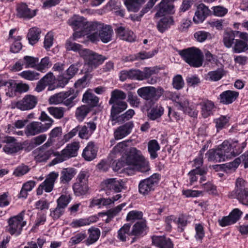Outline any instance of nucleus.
Masks as SVG:
<instances>
[{"mask_svg": "<svg viewBox=\"0 0 248 248\" xmlns=\"http://www.w3.org/2000/svg\"><path fill=\"white\" fill-rule=\"evenodd\" d=\"M47 110L55 118L61 119L63 117L66 109L63 107H51L47 108Z\"/></svg>", "mask_w": 248, "mask_h": 248, "instance_id": "47", "label": "nucleus"}, {"mask_svg": "<svg viewBox=\"0 0 248 248\" xmlns=\"http://www.w3.org/2000/svg\"><path fill=\"white\" fill-rule=\"evenodd\" d=\"M86 19L83 17L78 16L72 18L69 20V24L74 30H80L82 31L86 27Z\"/></svg>", "mask_w": 248, "mask_h": 248, "instance_id": "36", "label": "nucleus"}, {"mask_svg": "<svg viewBox=\"0 0 248 248\" xmlns=\"http://www.w3.org/2000/svg\"><path fill=\"white\" fill-rule=\"evenodd\" d=\"M76 174L75 170L72 168L63 169L61 173L60 178L61 183L68 184Z\"/></svg>", "mask_w": 248, "mask_h": 248, "instance_id": "30", "label": "nucleus"}, {"mask_svg": "<svg viewBox=\"0 0 248 248\" xmlns=\"http://www.w3.org/2000/svg\"><path fill=\"white\" fill-rule=\"evenodd\" d=\"M160 180V175L155 173L149 177L141 180L138 186L139 193L144 196L153 192Z\"/></svg>", "mask_w": 248, "mask_h": 248, "instance_id": "7", "label": "nucleus"}, {"mask_svg": "<svg viewBox=\"0 0 248 248\" xmlns=\"http://www.w3.org/2000/svg\"><path fill=\"white\" fill-rule=\"evenodd\" d=\"M134 127L133 121L128 122L118 127L114 131V137L115 140H121L129 135Z\"/></svg>", "mask_w": 248, "mask_h": 248, "instance_id": "15", "label": "nucleus"}, {"mask_svg": "<svg viewBox=\"0 0 248 248\" xmlns=\"http://www.w3.org/2000/svg\"><path fill=\"white\" fill-rule=\"evenodd\" d=\"M201 106L202 113L204 118H207L212 114V110L215 108L214 102L206 100L200 103Z\"/></svg>", "mask_w": 248, "mask_h": 248, "instance_id": "31", "label": "nucleus"}, {"mask_svg": "<svg viewBox=\"0 0 248 248\" xmlns=\"http://www.w3.org/2000/svg\"><path fill=\"white\" fill-rule=\"evenodd\" d=\"M81 66L80 62H78L71 64L69 67L66 70V75L70 78H73L78 73L79 68Z\"/></svg>", "mask_w": 248, "mask_h": 248, "instance_id": "59", "label": "nucleus"}, {"mask_svg": "<svg viewBox=\"0 0 248 248\" xmlns=\"http://www.w3.org/2000/svg\"><path fill=\"white\" fill-rule=\"evenodd\" d=\"M115 30L116 33L121 39L129 42L135 41L136 36L133 31L126 30L122 26L118 27Z\"/></svg>", "mask_w": 248, "mask_h": 248, "instance_id": "24", "label": "nucleus"}, {"mask_svg": "<svg viewBox=\"0 0 248 248\" xmlns=\"http://www.w3.org/2000/svg\"><path fill=\"white\" fill-rule=\"evenodd\" d=\"M143 159L141 152L136 148H131L125 159L126 163L130 166L132 169L140 163V160Z\"/></svg>", "mask_w": 248, "mask_h": 248, "instance_id": "17", "label": "nucleus"}, {"mask_svg": "<svg viewBox=\"0 0 248 248\" xmlns=\"http://www.w3.org/2000/svg\"><path fill=\"white\" fill-rule=\"evenodd\" d=\"M25 211H22L17 215L12 217L8 219V226L6 227V231L12 235H19L23 227L26 225V221L23 220Z\"/></svg>", "mask_w": 248, "mask_h": 248, "instance_id": "6", "label": "nucleus"}, {"mask_svg": "<svg viewBox=\"0 0 248 248\" xmlns=\"http://www.w3.org/2000/svg\"><path fill=\"white\" fill-rule=\"evenodd\" d=\"M39 119L42 122L46 121L45 124L39 122H32L28 124L25 128V133L27 137L32 136L43 133L49 129L54 121L45 111H42Z\"/></svg>", "mask_w": 248, "mask_h": 248, "instance_id": "1", "label": "nucleus"}, {"mask_svg": "<svg viewBox=\"0 0 248 248\" xmlns=\"http://www.w3.org/2000/svg\"><path fill=\"white\" fill-rule=\"evenodd\" d=\"M51 65L49 58L48 57H45L41 60L40 62H38L36 70L41 72H44L46 69L48 68Z\"/></svg>", "mask_w": 248, "mask_h": 248, "instance_id": "57", "label": "nucleus"}, {"mask_svg": "<svg viewBox=\"0 0 248 248\" xmlns=\"http://www.w3.org/2000/svg\"><path fill=\"white\" fill-rule=\"evenodd\" d=\"M175 0H161L157 5L158 10L155 16L159 17L167 14H173L174 13V5L173 2Z\"/></svg>", "mask_w": 248, "mask_h": 248, "instance_id": "14", "label": "nucleus"}, {"mask_svg": "<svg viewBox=\"0 0 248 248\" xmlns=\"http://www.w3.org/2000/svg\"><path fill=\"white\" fill-rule=\"evenodd\" d=\"M125 203H123L115 207V208L108 210L105 212L99 213L98 215L99 216H101L102 215H105L113 218L114 217L118 215V214L122 210V208L125 206Z\"/></svg>", "mask_w": 248, "mask_h": 248, "instance_id": "51", "label": "nucleus"}, {"mask_svg": "<svg viewBox=\"0 0 248 248\" xmlns=\"http://www.w3.org/2000/svg\"><path fill=\"white\" fill-rule=\"evenodd\" d=\"M46 139V136L45 134L39 135L31 140L28 147H30L31 149L34 148L43 143Z\"/></svg>", "mask_w": 248, "mask_h": 248, "instance_id": "61", "label": "nucleus"}, {"mask_svg": "<svg viewBox=\"0 0 248 248\" xmlns=\"http://www.w3.org/2000/svg\"><path fill=\"white\" fill-rule=\"evenodd\" d=\"M148 229L149 228L145 220L137 221L133 226L129 235L142 237L147 234Z\"/></svg>", "mask_w": 248, "mask_h": 248, "instance_id": "18", "label": "nucleus"}, {"mask_svg": "<svg viewBox=\"0 0 248 248\" xmlns=\"http://www.w3.org/2000/svg\"><path fill=\"white\" fill-rule=\"evenodd\" d=\"M19 75L25 79L33 81L39 78L40 74L34 71L26 70L20 73Z\"/></svg>", "mask_w": 248, "mask_h": 248, "instance_id": "52", "label": "nucleus"}, {"mask_svg": "<svg viewBox=\"0 0 248 248\" xmlns=\"http://www.w3.org/2000/svg\"><path fill=\"white\" fill-rule=\"evenodd\" d=\"M68 91H70L71 93L69 97L63 100V104L69 108H71L75 104L74 100L77 97L78 93H75V90L72 88H70Z\"/></svg>", "mask_w": 248, "mask_h": 248, "instance_id": "54", "label": "nucleus"}, {"mask_svg": "<svg viewBox=\"0 0 248 248\" xmlns=\"http://www.w3.org/2000/svg\"><path fill=\"white\" fill-rule=\"evenodd\" d=\"M164 92L161 87L157 88L153 86H146L139 88L138 94L143 99L151 102L156 101L162 96Z\"/></svg>", "mask_w": 248, "mask_h": 248, "instance_id": "8", "label": "nucleus"}, {"mask_svg": "<svg viewBox=\"0 0 248 248\" xmlns=\"http://www.w3.org/2000/svg\"><path fill=\"white\" fill-rule=\"evenodd\" d=\"M91 110L90 108L85 105L78 107L75 112V116L79 122H82Z\"/></svg>", "mask_w": 248, "mask_h": 248, "instance_id": "39", "label": "nucleus"}, {"mask_svg": "<svg viewBox=\"0 0 248 248\" xmlns=\"http://www.w3.org/2000/svg\"><path fill=\"white\" fill-rule=\"evenodd\" d=\"M225 75V72L222 68H218L216 70L210 71L208 76L211 81H217L220 80Z\"/></svg>", "mask_w": 248, "mask_h": 248, "instance_id": "55", "label": "nucleus"}, {"mask_svg": "<svg viewBox=\"0 0 248 248\" xmlns=\"http://www.w3.org/2000/svg\"><path fill=\"white\" fill-rule=\"evenodd\" d=\"M73 189L75 194L77 196L85 195L88 190V186L87 184L75 183L73 186Z\"/></svg>", "mask_w": 248, "mask_h": 248, "instance_id": "45", "label": "nucleus"}, {"mask_svg": "<svg viewBox=\"0 0 248 248\" xmlns=\"http://www.w3.org/2000/svg\"><path fill=\"white\" fill-rule=\"evenodd\" d=\"M236 37L237 35L235 34V31L230 30L224 31L222 39L224 46L228 48L232 47L235 43Z\"/></svg>", "mask_w": 248, "mask_h": 248, "instance_id": "27", "label": "nucleus"}, {"mask_svg": "<svg viewBox=\"0 0 248 248\" xmlns=\"http://www.w3.org/2000/svg\"><path fill=\"white\" fill-rule=\"evenodd\" d=\"M126 97V95L123 91L115 90L111 93L109 103H112L115 102L124 101L123 100L125 99Z\"/></svg>", "mask_w": 248, "mask_h": 248, "instance_id": "49", "label": "nucleus"}, {"mask_svg": "<svg viewBox=\"0 0 248 248\" xmlns=\"http://www.w3.org/2000/svg\"><path fill=\"white\" fill-rule=\"evenodd\" d=\"M89 235L85 241L86 244L89 246L96 242L99 238L100 232L98 228L89 229L88 230Z\"/></svg>", "mask_w": 248, "mask_h": 248, "instance_id": "41", "label": "nucleus"}, {"mask_svg": "<svg viewBox=\"0 0 248 248\" xmlns=\"http://www.w3.org/2000/svg\"><path fill=\"white\" fill-rule=\"evenodd\" d=\"M82 102L87 104V106L91 109L98 105L99 98L94 94L87 91L83 95Z\"/></svg>", "mask_w": 248, "mask_h": 248, "instance_id": "29", "label": "nucleus"}, {"mask_svg": "<svg viewBox=\"0 0 248 248\" xmlns=\"http://www.w3.org/2000/svg\"><path fill=\"white\" fill-rule=\"evenodd\" d=\"M71 200V198L70 195H62L57 200V205L65 210Z\"/></svg>", "mask_w": 248, "mask_h": 248, "instance_id": "60", "label": "nucleus"}, {"mask_svg": "<svg viewBox=\"0 0 248 248\" xmlns=\"http://www.w3.org/2000/svg\"><path fill=\"white\" fill-rule=\"evenodd\" d=\"M239 95V93L232 90H227L221 93L218 97L220 104L223 105H230L236 100Z\"/></svg>", "mask_w": 248, "mask_h": 248, "instance_id": "19", "label": "nucleus"}, {"mask_svg": "<svg viewBox=\"0 0 248 248\" xmlns=\"http://www.w3.org/2000/svg\"><path fill=\"white\" fill-rule=\"evenodd\" d=\"M109 104L112 105L110 116L111 121H114L118 115L125 110L127 107V104L125 101L115 102Z\"/></svg>", "mask_w": 248, "mask_h": 248, "instance_id": "23", "label": "nucleus"}, {"mask_svg": "<svg viewBox=\"0 0 248 248\" xmlns=\"http://www.w3.org/2000/svg\"><path fill=\"white\" fill-rule=\"evenodd\" d=\"M113 31L111 26L103 23L98 31L100 40L104 43H107L112 40Z\"/></svg>", "mask_w": 248, "mask_h": 248, "instance_id": "21", "label": "nucleus"}, {"mask_svg": "<svg viewBox=\"0 0 248 248\" xmlns=\"http://www.w3.org/2000/svg\"><path fill=\"white\" fill-rule=\"evenodd\" d=\"M160 146L155 140H150L148 144V150L152 159H154L158 156L157 152L159 150Z\"/></svg>", "mask_w": 248, "mask_h": 248, "instance_id": "42", "label": "nucleus"}, {"mask_svg": "<svg viewBox=\"0 0 248 248\" xmlns=\"http://www.w3.org/2000/svg\"><path fill=\"white\" fill-rule=\"evenodd\" d=\"M36 182L33 181H29L24 183L20 190L19 198H26L28 196V192L31 191L35 186Z\"/></svg>", "mask_w": 248, "mask_h": 248, "instance_id": "46", "label": "nucleus"}, {"mask_svg": "<svg viewBox=\"0 0 248 248\" xmlns=\"http://www.w3.org/2000/svg\"><path fill=\"white\" fill-rule=\"evenodd\" d=\"M232 50L234 53H236L246 52L248 50V44L246 41L236 39Z\"/></svg>", "mask_w": 248, "mask_h": 248, "instance_id": "43", "label": "nucleus"}, {"mask_svg": "<svg viewBox=\"0 0 248 248\" xmlns=\"http://www.w3.org/2000/svg\"><path fill=\"white\" fill-rule=\"evenodd\" d=\"M159 69L156 66L145 67L143 71H142L143 80L149 78L152 76L157 74L159 72Z\"/></svg>", "mask_w": 248, "mask_h": 248, "instance_id": "58", "label": "nucleus"}, {"mask_svg": "<svg viewBox=\"0 0 248 248\" xmlns=\"http://www.w3.org/2000/svg\"><path fill=\"white\" fill-rule=\"evenodd\" d=\"M16 16L19 18L31 19L34 17L36 13V10H31L25 3H21L16 6Z\"/></svg>", "mask_w": 248, "mask_h": 248, "instance_id": "20", "label": "nucleus"}, {"mask_svg": "<svg viewBox=\"0 0 248 248\" xmlns=\"http://www.w3.org/2000/svg\"><path fill=\"white\" fill-rule=\"evenodd\" d=\"M175 222L178 225V231L180 232H183L187 224V217L186 216L181 215L175 221Z\"/></svg>", "mask_w": 248, "mask_h": 248, "instance_id": "62", "label": "nucleus"}, {"mask_svg": "<svg viewBox=\"0 0 248 248\" xmlns=\"http://www.w3.org/2000/svg\"><path fill=\"white\" fill-rule=\"evenodd\" d=\"M80 56L85 61V65L88 67V72H91L102 64L107 57L89 49H84L80 52Z\"/></svg>", "mask_w": 248, "mask_h": 248, "instance_id": "4", "label": "nucleus"}, {"mask_svg": "<svg viewBox=\"0 0 248 248\" xmlns=\"http://www.w3.org/2000/svg\"><path fill=\"white\" fill-rule=\"evenodd\" d=\"M164 108L160 105H156L151 109L148 116L151 120H155L161 117L164 113Z\"/></svg>", "mask_w": 248, "mask_h": 248, "instance_id": "44", "label": "nucleus"}, {"mask_svg": "<svg viewBox=\"0 0 248 248\" xmlns=\"http://www.w3.org/2000/svg\"><path fill=\"white\" fill-rule=\"evenodd\" d=\"M178 53L191 67L198 68L202 66L203 55L199 48L195 47H189L179 50Z\"/></svg>", "mask_w": 248, "mask_h": 248, "instance_id": "2", "label": "nucleus"}, {"mask_svg": "<svg viewBox=\"0 0 248 248\" xmlns=\"http://www.w3.org/2000/svg\"><path fill=\"white\" fill-rule=\"evenodd\" d=\"M97 150L93 142L88 143L84 149L82 156L87 161H91L96 157Z\"/></svg>", "mask_w": 248, "mask_h": 248, "instance_id": "26", "label": "nucleus"}, {"mask_svg": "<svg viewBox=\"0 0 248 248\" xmlns=\"http://www.w3.org/2000/svg\"><path fill=\"white\" fill-rule=\"evenodd\" d=\"M232 152L233 157H235L240 154L244 148L246 146V143L243 142L239 143L238 140H232L231 142Z\"/></svg>", "mask_w": 248, "mask_h": 248, "instance_id": "48", "label": "nucleus"}, {"mask_svg": "<svg viewBox=\"0 0 248 248\" xmlns=\"http://www.w3.org/2000/svg\"><path fill=\"white\" fill-rule=\"evenodd\" d=\"M1 142L6 144L3 150L7 154H14L24 149V143L17 142L16 140L13 137L6 136Z\"/></svg>", "mask_w": 248, "mask_h": 248, "instance_id": "9", "label": "nucleus"}, {"mask_svg": "<svg viewBox=\"0 0 248 248\" xmlns=\"http://www.w3.org/2000/svg\"><path fill=\"white\" fill-rule=\"evenodd\" d=\"M218 148L220 150L221 154L225 155V161L226 159L231 158L233 157V154L232 153V148L231 142H230L229 141H224L221 145L218 146Z\"/></svg>", "mask_w": 248, "mask_h": 248, "instance_id": "33", "label": "nucleus"}, {"mask_svg": "<svg viewBox=\"0 0 248 248\" xmlns=\"http://www.w3.org/2000/svg\"><path fill=\"white\" fill-rule=\"evenodd\" d=\"M71 79L66 74H62L58 76L56 78L55 89L57 88H63Z\"/></svg>", "mask_w": 248, "mask_h": 248, "instance_id": "53", "label": "nucleus"}, {"mask_svg": "<svg viewBox=\"0 0 248 248\" xmlns=\"http://www.w3.org/2000/svg\"><path fill=\"white\" fill-rule=\"evenodd\" d=\"M38 103L36 96L31 95H26L21 100L16 103V107L21 110H29L35 107Z\"/></svg>", "mask_w": 248, "mask_h": 248, "instance_id": "12", "label": "nucleus"}, {"mask_svg": "<svg viewBox=\"0 0 248 248\" xmlns=\"http://www.w3.org/2000/svg\"><path fill=\"white\" fill-rule=\"evenodd\" d=\"M55 153L52 149L46 150L40 147L36 149L33 151L35 159L40 162L46 161L52 155H54Z\"/></svg>", "mask_w": 248, "mask_h": 248, "instance_id": "22", "label": "nucleus"}, {"mask_svg": "<svg viewBox=\"0 0 248 248\" xmlns=\"http://www.w3.org/2000/svg\"><path fill=\"white\" fill-rule=\"evenodd\" d=\"M208 161L210 162H217L224 161L225 155L221 154L220 150L217 148L216 149L209 150L206 154Z\"/></svg>", "mask_w": 248, "mask_h": 248, "instance_id": "28", "label": "nucleus"}, {"mask_svg": "<svg viewBox=\"0 0 248 248\" xmlns=\"http://www.w3.org/2000/svg\"><path fill=\"white\" fill-rule=\"evenodd\" d=\"M131 142L132 140H128L118 143L112 150L110 153L111 156L118 154H120L121 155V154L125 151L127 147L128 146V143Z\"/></svg>", "mask_w": 248, "mask_h": 248, "instance_id": "37", "label": "nucleus"}, {"mask_svg": "<svg viewBox=\"0 0 248 248\" xmlns=\"http://www.w3.org/2000/svg\"><path fill=\"white\" fill-rule=\"evenodd\" d=\"M23 60L26 68H32L35 69L39 61L38 58L30 56H24Z\"/></svg>", "mask_w": 248, "mask_h": 248, "instance_id": "50", "label": "nucleus"}, {"mask_svg": "<svg viewBox=\"0 0 248 248\" xmlns=\"http://www.w3.org/2000/svg\"><path fill=\"white\" fill-rule=\"evenodd\" d=\"M127 102L132 107L138 108L140 103V98L132 92L128 93Z\"/></svg>", "mask_w": 248, "mask_h": 248, "instance_id": "63", "label": "nucleus"}, {"mask_svg": "<svg viewBox=\"0 0 248 248\" xmlns=\"http://www.w3.org/2000/svg\"><path fill=\"white\" fill-rule=\"evenodd\" d=\"M78 149L79 143L78 142H74L71 144H68L61 153L56 152L55 153L54 156H56V158L49 163V165L50 166H54L71 157L77 156Z\"/></svg>", "mask_w": 248, "mask_h": 248, "instance_id": "5", "label": "nucleus"}, {"mask_svg": "<svg viewBox=\"0 0 248 248\" xmlns=\"http://www.w3.org/2000/svg\"><path fill=\"white\" fill-rule=\"evenodd\" d=\"M17 83L16 81L12 79H9L5 81L4 86L8 88V92H6V95L13 97L16 96L15 89H16Z\"/></svg>", "mask_w": 248, "mask_h": 248, "instance_id": "56", "label": "nucleus"}, {"mask_svg": "<svg viewBox=\"0 0 248 248\" xmlns=\"http://www.w3.org/2000/svg\"><path fill=\"white\" fill-rule=\"evenodd\" d=\"M247 185V182L243 179L237 178L234 189L228 194L229 198L237 199L239 203L248 206V187Z\"/></svg>", "mask_w": 248, "mask_h": 248, "instance_id": "3", "label": "nucleus"}, {"mask_svg": "<svg viewBox=\"0 0 248 248\" xmlns=\"http://www.w3.org/2000/svg\"><path fill=\"white\" fill-rule=\"evenodd\" d=\"M41 32V30L36 27L31 28L30 29L27 38L31 45H33L38 41Z\"/></svg>", "mask_w": 248, "mask_h": 248, "instance_id": "38", "label": "nucleus"}, {"mask_svg": "<svg viewBox=\"0 0 248 248\" xmlns=\"http://www.w3.org/2000/svg\"><path fill=\"white\" fill-rule=\"evenodd\" d=\"M59 176L58 172L52 171L46 177L45 180L41 183L36 190L37 195H41L43 194V190L45 192L49 193L52 191L53 189L54 183Z\"/></svg>", "mask_w": 248, "mask_h": 248, "instance_id": "10", "label": "nucleus"}, {"mask_svg": "<svg viewBox=\"0 0 248 248\" xmlns=\"http://www.w3.org/2000/svg\"><path fill=\"white\" fill-rule=\"evenodd\" d=\"M211 14L212 11L208 7L203 3H201L197 7L193 20L196 24L202 23Z\"/></svg>", "mask_w": 248, "mask_h": 248, "instance_id": "16", "label": "nucleus"}, {"mask_svg": "<svg viewBox=\"0 0 248 248\" xmlns=\"http://www.w3.org/2000/svg\"><path fill=\"white\" fill-rule=\"evenodd\" d=\"M175 105L179 110L183 111L191 117H195L197 114V113L189 106V103L187 99H184L175 101Z\"/></svg>", "mask_w": 248, "mask_h": 248, "instance_id": "25", "label": "nucleus"}, {"mask_svg": "<svg viewBox=\"0 0 248 248\" xmlns=\"http://www.w3.org/2000/svg\"><path fill=\"white\" fill-rule=\"evenodd\" d=\"M174 20L171 16L164 17L160 19L157 24V28L159 31L164 32L169 29L171 25H173Z\"/></svg>", "mask_w": 248, "mask_h": 248, "instance_id": "32", "label": "nucleus"}, {"mask_svg": "<svg viewBox=\"0 0 248 248\" xmlns=\"http://www.w3.org/2000/svg\"><path fill=\"white\" fill-rule=\"evenodd\" d=\"M134 114V110L132 109H129L124 114L117 116L114 119V121H111V124L112 125H115L116 123H118L119 124H122L125 122L127 121L132 118Z\"/></svg>", "mask_w": 248, "mask_h": 248, "instance_id": "35", "label": "nucleus"}, {"mask_svg": "<svg viewBox=\"0 0 248 248\" xmlns=\"http://www.w3.org/2000/svg\"><path fill=\"white\" fill-rule=\"evenodd\" d=\"M55 80L56 78L53 73L48 72L38 81L35 90L37 92H40L48 86V90L52 91L55 89Z\"/></svg>", "mask_w": 248, "mask_h": 248, "instance_id": "11", "label": "nucleus"}, {"mask_svg": "<svg viewBox=\"0 0 248 248\" xmlns=\"http://www.w3.org/2000/svg\"><path fill=\"white\" fill-rule=\"evenodd\" d=\"M104 188L106 190L118 193L124 188L125 182L121 179L116 178H109L105 180L103 182Z\"/></svg>", "mask_w": 248, "mask_h": 248, "instance_id": "13", "label": "nucleus"}, {"mask_svg": "<svg viewBox=\"0 0 248 248\" xmlns=\"http://www.w3.org/2000/svg\"><path fill=\"white\" fill-rule=\"evenodd\" d=\"M184 84V81L181 75H177L173 78L172 86L175 89L179 90L182 89Z\"/></svg>", "mask_w": 248, "mask_h": 248, "instance_id": "64", "label": "nucleus"}, {"mask_svg": "<svg viewBox=\"0 0 248 248\" xmlns=\"http://www.w3.org/2000/svg\"><path fill=\"white\" fill-rule=\"evenodd\" d=\"M145 0H126L124 4L129 11L137 12Z\"/></svg>", "mask_w": 248, "mask_h": 248, "instance_id": "40", "label": "nucleus"}, {"mask_svg": "<svg viewBox=\"0 0 248 248\" xmlns=\"http://www.w3.org/2000/svg\"><path fill=\"white\" fill-rule=\"evenodd\" d=\"M71 93L70 91L60 92L51 96L49 98V103L50 104H59L62 103L63 100L69 97Z\"/></svg>", "mask_w": 248, "mask_h": 248, "instance_id": "34", "label": "nucleus"}]
</instances>
